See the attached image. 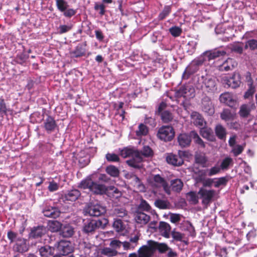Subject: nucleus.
<instances>
[{
  "label": "nucleus",
  "instance_id": "obj_1",
  "mask_svg": "<svg viewBox=\"0 0 257 257\" xmlns=\"http://www.w3.org/2000/svg\"><path fill=\"white\" fill-rule=\"evenodd\" d=\"M120 155L123 158L131 157L132 158L126 161L127 164L135 168H140L142 167V162L143 160L140 151L134 147H127L120 150L119 149Z\"/></svg>",
  "mask_w": 257,
  "mask_h": 257
},
{
  "label": "nucleus",
  "instance_id": "obj_2",
  "mask_svg": "<svg viewBox=\"0 0 257 257\" xmlns=\"http://www.w3.org/2000/svg\"><path fill=\"white\" fill-rule=\"evenodd\" d=\"M78 187L83 189H88L94 194L102 195L107 191L105 185L94 182L90 178L82 180L78 185Z\"/></svg>",
  "mask_w": 257,
  "mask_h": 257
},
{
  "label": "nucleus",
  "instance_id": "obj_3",
  "mask_svg": "<svg viewBox=\"0 0 257 257\" xmlns=\"http://www.w3.org/2000/svg\"><path fill=\"white\" fill-rule=\"evenodd\" d=\"M107 223L108 221L105 218L99 220H87L84 222L82 231L88 235L93 234L97 229L104 228Z\"/></svg>",
  "mask_w": 257,
  "mask_h": 257
},
{
  "label": "nucleus",
  "instance_id": "obj_4",
  "mask_svg": "<svg viewBox=\"0 0 257 257\" xmlns=\"http://www.w3.org/2000/svg\"><path fill=\"white\" fill-rule=\"evenodd\" d=\"M195 89L191 85H184L181 86L179 89L177 90L175 92V96L177 98L183 97L185 101H183L181 103V105L185 110L188 108V100H189L195 96Z\"/></svg>",
  "mask_w": 257,
  "mask_h": 257
},
{
  "label": "nucleus",
  "instance_id": "obj_5",
  "mask_svg": "<svg viewBox=\"0 0 257 257\" xmlns=\"http://www.w3.org/2000/svg\"><path fill=\"white\" fill-rule=\"evenodd\" d=\"M205 60L204 55L193 60L185 69L182 75L183 79H187L190 75L195 73L198 70L199 67L202 65Z\"/></svg>",
  "mask_w": 257,
  "mask_h": 257
},
{
  "label": "nucleus",
  "instance_id": "obj_6",
  "mask_svg": "<svg viewBox=\"0 0 257 257\" xmlns=\"http://www.w3.org/2000/svg\"><path fill=\"white\" fill-rule=\"evenodd\" d=\"M175 132L171 126H163L159 128L157 137L165 142L171 141L174 137Z\"/></svg>",
  "mask_w": 257,
  "mask_h": 257
},
{
  "label": "nucleus",
  "instance_id": "obj_7",
  "mask_svg": "<svg viewBox=\"0 0 257 257\" xmlns=\"http://www.w3.org/2000/svg\"><path fill=\"white\" fill-rule=\"evenodd\" d=\"M73 248L70 241L61 240L58 243L56 250L60 254L66 256L73 251Z\"/></svg>",
  "mask_w": 257,
  "mask_h": 257
},
{
  "label": "nucleus",
  "instance_id": "obj_8",
  "mask_svg": "<svg viewBox=\"0 0 257 257\" xmlns=\"http://www.w3.org/2000/svg\"><path fill=\"white\" fill-rule=\"evenodd\" d=\"M186 155L185 151H179L178 155L169 154L166 157V161L168 164L175 166H180L184 163L183 157Z\"/></svg>",
  "mask_w": 257,
  "mask_h": 257
},
{
  "label": "nucleus",
  "instance_id": "obj_9",
  "mask_svg": "<svg viewBox=\"0 0 257 257\" xmlns=\"http://www.w3.org/2000/svg\"><path fill=\"white\" fill-rule=\"evenodd\" d=\"M223 84L229 87L236 88L239 86L241 83V76L238 73H234L232 77L228 78L227 76L222 78Z\"/></svg>",
  "mask_w": 257,
  "mask_h": 257
},
{
  "label": "nucleus",
  "instance_id": "obj_10",
  "mask_svg": "<svg viewBox=\"0 0 257 257\" xmlns=\"http://www.w3.org/2000/svg\"><path fill=\"white\" fill-rule=\"evenodd\" d=\"M105 211V208L98 204H90L86 209V212L89 215L96 217L100 216Z\"/></svg>",
  "mask_w": 257,
  "mask_h": 257
},
{
  "label": "nucleus",
  "instance_id": "obj_11",
  "mask_svg": "<svg viewBox=\"0 0 257 257\" xmlns=\"http://www.w3.org/2000/svg\"><path fill=\"white\" fill-rule=\"evenodd\" d=\"M152 184V186L156 188L163 187L164 191L166 193H167L168 194H170V187L169 186L168 183L166 182L165 179L163 178H162L160 175H155L153 178Z\"/></svg>",
  "mask_w": 257,
  "mask_h": 257
},
{
  "label": "nucleus",
  "instance_id": "obj_12",
  "mask_svg": "<svg viewBox=\"0 0 257 257\" xmlns=\"http://www.w3.org/2000/svg\"><path fill=\"white\" fill-rule=\"evenodd\" d=\"M148 245H143L138 250L139 257H151L154 253L151 240L148 241Z\"/></svg>",
  "mask_w": 257,
  "mask_h": 257
},
{
  "label": "nucleus",
  "instance_id": "obj_13",
  "mask_svg": "<svg viewBox=\"0 0 257 257\" xmlns=\"http://www.w3.org/2000/svg\"><path fill=\"white\" fill-rule=\"evenodd\" d=\"M46 233V228L43 225H38L34 226L31 229V231L29 233V238H39L41 237Z\"/></svg>",
  "mask_w": 257,
  "mask_h": 257
},
{
  "label": "nucleus",
  "instance_id": "obj_14",
  "mask_svg": "<svg viewBox=\"0 0 257 257\" xmlns=\"http://www.w3.org/2000/svg\"><path fill=\"white\" fill-rule=\"evenodd\" d=\"M192 139L191 132L189 134L186 133L180 134L177 137L179 145L182 148L190 146Z\"/></svg>",
  "mask_w": 257,
  "mask_h": 257
},
{
  "label": "nucleus",
  "instance_id": "obj_15",
  "mask_svg": "<svg viewBox=\"0 0 257 257\" xmlns=\"http://www.w3.org/2000/svg\"><path fill=\"white\" fill-rule=\"evenodd\" d=\"M198 194L202 199V203L204 204H208L215 194V191L213 190H208L201 188L198 192Z\"/></svg>",
  "mask_w": 257,
  "mask_h": 257
},
{
  "label": "nucleus",
  "instance_id": "obj_16",
  "mask_svg": "<svg viewBox=\"0 0 257 257\" xmlns=\"http://www.w3.org/2000/svg\"><path fill=\"white\" fill-rule=\"evenodd\" d=\"M237 63L236 61L230 58H227L222 64L218 66V69L221 71H228L232 70L236 67Z\"/></svg>",
  "mask_w": 257,
  "mask_h": 257
},
{
  "label": "nucleus",
  "instance_id": "obj_17",
  "mask_svg": "<svg viewBox=\"0 0 257 257\" xmlns=\"http://www.w3.org/2000/svg\"><path fill=\"white\" fill-rule=\"evenodd\" d=\"M44 216L56 218L59 216L60 211L58 208L55 206H46L43 210Z\"/></svg>",
  "mask_w": 257,
  "mask_h": 257
},
{
  "label": "nucleus",
  "instance_id": "obj_18",
  "mask_svg": "<svg viewBox=\"0 0 257 257\" xmlns=\"http://www.w3.org/2000/svg\"><path fill=\"white\" fill-rule=\"evenodd\" d=\"M44 127L47 133L50 134L54 132L57 125L56 121L52 116L48 115L47 117L44 120Z\"/></svg>",
  "mask_w": 257,
  "mask_h": 257
},
{
  "label": "nucleus",
  "instance_id": "obj_19",
  "mask_svg": "<svg viewBox=\"0 0 257 257\" xmlns=\"http://www.w3.org/2000/svg\"><path fill=\"white\" fill-rule=\"evenodd\" d=\"M202 109L208 115H212L214 113V109L210 99L208 97H204L202 100Z\"/></svg>",
  "mask_w": 257,
  "mask_h": 257
},
{
  "label": "nucleus",
  "instance_id": "obj_20",
  "mask_svg": "<svg viewBox=\"0 0 257 257\" xmlns=\"http://www.w3.org/2000/svg\"><path fill=\"white\" fill-rule=\"evenodd\" d=\"M81 193L77 189H72L68 191L63 196L64 201H70L73 202L76 201L80 196Z\"/></svg>",
  "mask_w": 257,
  "mask_h": 257
},
{
  "label": "nucleus",
  "instance_id": "obj_21",
  "mask_svg": "<svg viewBox=\"0 0 257 257\" xmlns=\"http://www.w3.org/2000/svg\"><path fill=\"white\" fill-rule=\"evenodd\" d=\"M219 99L221 103H225L230 107H233L235 103L232 94L229 92L221 94L219 97Z\"/></svg>",
  "mask_w": 257,
  "mask_h": 257
},
{
  "label": "nucleus",
  "instance_id": "obj_22",
  "mask_svg": "<svg viewBox=\"0 0 257 257\" xmlns=\"http://www.w3.org/2000/svg\"><path fill=\"white\" fill-rule=\"evenodd\" d=\"M14 250L23 253L28 251L29 249L28 245L27 243V240L24 238L20 239V240L15 244L13 246Z\"/></svg>",
  "mask_w": 257,
  "mask_h": 257
},
{
  "label": "nucleus",
  "instance_id": "obj_23",
  "mask_svg": "<svg viewBox=\"0 0 257 257\" xmlns=\"http://www.w3.org/2000/svg\"><path fill=\"white\" fill-rule=\"evenodd\" d=\"M159 229L163 236L167 238L170 237L171 227L169 223L163 221L160 222Z\"/></svg>",
  "mask_w": 257,
  "mask_h": 257
},
{
  "label": "nucleus",
  "instance_id": "obj_24",
  "mask_svg": "<svg viewBox=\"0 0 257 257\" xmlns=\"http://www.w3.org/2000/svg\"><path fill=\"white\" fill-rule=\"evenodd\" d=\"M201 136L204 139L213 142L215 140L212 130L208 127H202L200 130Z\"/></svg>",
  "mask_w": 257,
  "mask_h": 257
},
{
  "label": "nucleus",
  "instance_id": "obj_25",
  "mask_svg": "<svg viewBox=\"0 0 257 257\" xmlns=\"http://www.w3.org/2000/svg\"><path fill=\"white\" fill-rule=\"evenodd\" d=\"M226 54V52L224 50H214L213 51L206 52L203 53L205 59L207 58L208 60L214 59L220 56H224Z\"/></svg>",
  "mask_w": 257,
  "mask_h": 257
},
{
  "label": "nucleus",
  "instance_id": "obj_26",
  "mask_svg": "<svg viewBox=\"0 0 257 257\" xmlns=\"http://www.w3.org/2000/svg\"><path fill=\"white\" fill-rule=\"evenodd\" d=\"M135 220L138 223L146 224L150 220V217L147 214L138 211L135 215Z\"/></svg>",
  "mask_w": 257,
  "mask_h": 257
},
{
  "label": "nucleus",
  "instance_id": "obj_27",
  "mask_svg": "<svg viewBox=\"0 0 257 257\" xmlns=\"http://www.w3.org/2000/svg\"><path fill=\"white\" fill-rule=\"evenodd\" d=\"M139 239V236L138 235L132 236L130 239V241H124L123 249L124 250L134 249L137 246Z\"/></svg>",
  "mask_w": 257,
  "mask_h": 257
},
{
  "label": "nucleus",
  "instance_id": "obj_28",
  "mask_svg": "<svg viewBox=\"0 0 257 257\" xmlns=\"http://www.w3.org/2000/svg\"><path fill=\"white\" fill-rule=\"evenodd\" d=\"M154 251L156 250H158L160 253H166L169 247L168 245L165 243H159L151 240Z\"/></svg>",
  "mask_w": 257,
  "mask_h": 257
},
{
  "label": "nucleus",
  "instance_id": "obj_29",
  "mask_svg": "<svg viewBox=\"0 0 257 257\" xmlns=\"http://www.w3.org/2000/svg\"><path fill=\"white\" fill-rule=\"evenodd\" d=\"M74 228L69 225L62 226L60 234L64 237H70L74 234Z\"/></svg>",
  "mask_w": 257,
  "mask_h": 257
},
{
  "label": "nucleus",
  "instance_id": "obj_30",
  "mask_svg": "<svg viewBox=\"0 0 257 257\" xmlns=\"http://www.w3.org/2000/svg\"><path fill=\"white\" fill-rule=\"evenodd\" d=\"M39 253L43 257H49L53 254L54 248L49 245L41 246L39 249Z\"/></svg>",
  "mask_w": 257,
  "mask_h": 257
},
{
  "label": "nucleus",
  "instance_id": "obj_31",
  "mask_svg": "<svg viewBox=\"0 0 257 257\" xmlns=\"http://www.w3.org/2000/svg\"><path fill=\"white\" fill-rule=\"evenodd\" d=\"M155 206L160 209H169L171 204L170 202L167 200L161 199H157L154 202Z\"/></svg>",
  "mask_w": 257,
  "mask_h": 257
},
{
  "label": "nucleus",
  "instance_id": "obj_32",
  "mask_svg": "<svg viewBox=\"0 0 257 257\" xmlns=\"http://www.w3.org/2000/svg\"><path fill=\"white\" fill-rule=\"evenodd\" d=\"M191 117L195 125L198 126H203L204 125L205 121L202 116L199 113L196 112H193Z\"/></svg>",
  "mask_w": 257,
  "mask_h": 257
},
{
  "label": "nucleus",
  "instance_id": "obj_33",
  "mask_svg": "<svg viewBox=\"0 0 257 257\" xmlns=\"http://www.w3.org/2000/svg\"><path fill=\"white\" fill-rule=\"evenodd\" d=\"M215 132L216 136L220 140H223L225 138L226 131L225 128L221 124H218L216 125Z\"/></svg>",
  "mask_w": 257,
  "mask_h": 257
},
{
  "label": "nucleus",
  "instance_id": "obj_34",
  "mask_svg": "<svg viewBox=\"0 0 257 257\" xmlns=\"http://www.w3.org/2000/svg\"><path fill=\"white\" fill-rule=\"evenodd\" d=\"M235 116V114L232 113L229 109H224L220 114V117L226 121L233 120Z\"/></svg>",
  "mask_w": 257,
  "mask_h": 257
},
{
  "label": "nucleus",
  "instance_id": "obj_35",
  "mask_svg": "<svg viewBox=\"0 0 257 257\" xmlns=\"http://www.w3.org/2000/svg\"><path fill=\"white\" fill-rule=\"evenodd\" d=\"M191 136L192 137L194 142L195 144L198 145L201 148H205V144L203 141L200 138L196 132L194 131H191Z\"/></svg>",
  "mask_w": 257,
  "mask_h": 257
},
{
  "label": "nucleus",
  "instance_id": "obj_36",
  "mask_svg": "<svg viewBox=\"0 0 257 257\" xmlns=\"http://www.w3.org/2000/svg\"><path fill=\"white\" fill-rule=\"evenodd\" d=\"M171 186L173 191L179 192L182 190L183 184L180 179H176L171 181Z\"/></svg>",
  "mask_w": 257,
  "mask_h": 257
},
{
  "label": "nucleus",
  "instance_id": "obj_37",
  "mask_svg": "<svg viewBox=\"0 0 257 257\" xmlns=\"http://www.w3.org/2000/svg\"><path fill=\"white\" fill-rule=\"evenodd\" d=\"M7 237L10 241L11 243L13 242H15L16 243L23 238L22 236H19L17 233L11 230L8 232Z\"/></svg>",
  "mask_w": 257,
  "mask_h": 257
},
{
  "label": "nucleus",
  "instance_id": "obj_38",
  "mask_svg": "<svg viewBox=\"0 0 257 257\" xmlns=\"http://www.w3.org/2000/svg\"><path fill=\"white\" fill-rule=\"evenodd\" d=\"M250 112L249 106L247 104L241 105L238 113L241 117L245 118L248 116Z\"/></svg>",
  "mask_w": 257,
  "mask_h": 257
},
{
  "label": "nucleus",
  "instance_id": "obj_39",
  "mask_svg": "<svg viewBox=\"0 0 257 257\" xmlns=\"http://www.w3.org/2000/svg\"><path fill=\"white\" fill-rule=\"evenodd\" d=\"M204 84L208 91H213L216 89V82L214 79L209 78L206 79Z\"/></svg>",
  "mask_w": 257,
  "mask_h": 257
},
{
  "label": "nucleus",
  "instance_id": "obj_40",
  "mask_svg": "<svg viewBox=\"0 0 257 257\" xmlns=\"http://www.w3.org/2000/svg\"><path fill=\"white\" fill-rule=\"evenodd\" d=\"M55 1L58 10L61 13L69 7L68 4L65 0H55Z\"/></svg>",
  "mask_w": 257,
  "mask_h": 257
},
{
  "label": "nucleus",
  "instance_id": "obj_41",
  "mask_svg": "<svg viewBox=\"0 0 257 257\" xmlns=\"http://www.w3.org/2000/svg\"><path fill=\"white\" fill-rule=\"evenodd\" d=\"M232 164V159L230 157H227L222 160L219 166L221 170H226L228 169L229 166Z\"/></svg>",
  "mask_w": 257,
  "mask_h": 257
},
{
  "label": "nucleus",
  "instance_id": "obj_42",
  "mask_svg": "<svg viewBox=\"0 0 257 257\" xmlns=\"http://www.w3.org/2000/svg\"><path fill=\"white\" fill-rule=\"evenodd\" d=\"M49 229L51 231L55 232L60 231L62 228V224L57 221H52L49 223Z\"/></svg>",
  "mask_w": 257,
  "mask_h": 257
},
{
  "label": "nucleus",
  "instance_id": "obj_43",
  "mask_svg": "<svg viewBox=\"0 0 257 257\" xmlns=\"http://www.w3.org/2000/svg\"><path fill=\"white\" fill-rule=\"evenodd\" d=\"M159 114L161 115L163 121L165 123L170 122L173 118L172 114L168 110H164Z\"/></svg>",
  "mask_w": 257,
  "mask_h": 257
},
{
  "label": "nucleus",
  "instance_id": "obj_44",
  "mask_svg": "<svg viewBox=\"0 0 257 257\" xmlns=\"http://www.w3.org/2000/svg\"><path fill=\"white\" fill-rule=\"evenodd\" d=\"M148 133V127L143 123H141L138 126V130L136 131L137 136L141 137L147 135Z\"/></svg>",
  "mask_w": 257,
  "mask_h": 257
},
{
  "label": "nucleus",
  "instance_id": "obj_45",
  "mask_svg": "<svg viewBox=\"0 0 257 257\" xmlns=\"http://www.w3.org/2000/svg\"><path fill=\"white\" fill-rule=\"evenodd\" d=\"M106 173L112 177H116L119 175V171L114 166L109 165L106 168Z\"/></svg>",
  "mask_w": 257,
  "mask_h": 257
},
{
  "label": "nucleus",
  "instance_id": "obj_46",
  "mask_svg": "<svg viewBox=\"0 0 257 257\" xmlns=\"http://www.w3.org/2000/svg\"><path fill=\"white\" fill-rule=\"evenodd\" d=\"M105 157L109 162H118L120 160L118 155L112 153H107Z\"/></svg>",
  "mask_w": 257,
  "mask_h": 257
},
{
  "label": "nucleus",
  "instance_id": "obj_47",
  "mask_svg": "<svg viewBox=\"0 0 257 257\" xmlns=\"http://www.w3.org/2000/svg\"><path fill=\"white\" fill-rule=\"evenodd\" d=\"M171 11V6H166L164 7L163 11L160 13L158 16V18L160 20H163L164 19Z\"/></svg>",
  "mask_w": 257,
  "mask_h": 257
},
{
  "label": "nucleus",
  "instance_id": "obj_48",
  "mask_svg": "<svg viewBox=\"0 0 257 257\" xmlns=\"http://www.w3.org/2000/svg\"><path fill=\"white\" fill-rule=\"evenodd\" d=\"M113 228L117 232H121L125 229V226L120 219H116L113 223Z\"/></svg>",
  "mask_w": 257,
  "mask_h": 257
},
{
  "label": "nucleus",
  "instance_id": "obj_49",
  "mask_svg": "<svg viewBox=\"0 0 257 257\" xmlns=\"http://www.w3.org/2000/svg\"><path fill=\"white\" fill-rule=\"evenodd\" d=\"M245 49H249L250 50H257V40L255 39L248 40L245 45Z\"/></svg>",
  "mask_w": 257,
  "mask_h": 257
},
{
  "label": "nucleus",
  "instance_id": "obj_50",
  "mask_svg": "<svg viewBox=\"0 0 257 257\" xmlns=\"http://www.w3.org/2000/svg\"><path fill=\"white\" fill-rule=\"evenodd\" d=\"M94 9L97 11L98 14L100 16H103L105 13V6L103 4H99L95 3L94 4Z\"/></svg>",
  "mask_w": 257,
  "mask_h": 257
},
{
  "label": "nucleus",
  "instance_id": "obj_51",
  "mask_svg": "<svg viewBox=\"0 0 257 257\" xmlns=\"http://www.w3.org/2000/svg\"><path fill=\"white\" fill-rule=\"evenodd\" d=\"M142 157H148L152 156L153 155V151L152 149L148 146H145L143 147L142 151L140 152Z\"/></svg>",
  "mask_w": 257,
  "mask_h": 257
},
{
  "label": "nucleus",
  "instance_id": "obj_52",
  "mask_svg": "<svg viewBox=\"0 0 257 257\" xmlns=\"http://www.w3.org/2000/svg\"><path fill=\"white\" fill-rule=\"evenodd\" d=\"M169 31L171 34L174 37H179L182 32L181 28L177 26L172 27L169 29Z\"/></svg>",
  "mask_w": 257,
  "mask_h": 257
},
{
  "label": "nucleus",
  "instance_id": "obj_53",
  "mask_svg": "<svg viewBox=\"0 0 257 257\" xmlns=\"http://www.w3.org/2000/svg\"><path fill=\"white\" fill-rule=\"evenodd\" d=\"M244 145H236L234 147H232L231 152L234 156L236 157L240 154L244 150Z\"/></svg>",
  "mask_w": 257,
  "mask_h": 257
},
{
  "label": "nucleus",
  "instance_id": "obj_54",
  "mask_svg": "<svg viewBox=\"0 0 257 257\" xmlns=\"http://www.w3.org/2000/svg\"><path fill=\"white\" fill-rule=\"evenodd\" d=\"M184 224L186 227L185 229L189 232V235L192 236H194L195 235V231L192 224L188 221H185L184 222Z\"/></svg>",
  "mask_w": 257,
  "mask_h": 257
},
{
  "label": "nucleus",
  "instance_id": "obj_55",
  "mask_svg": "<svg viewBox=\"0 0 257 257\" xmlns=\"http://www.w3.org/2000/svg\"><path fill=\"white\" fill-rule=\"evenodd\" d=\"M151 209V206L149 203L145 200L142 199L138 206V209L143 211H148Z\"/></svg>",
  "mask_w": 257,
  "mask_h": 257
},
{
  "label": "nucleus",
  "instance_id": "obj_56",
  "mask_svg": "<svg viewBox=\"0 0 257 257\" xmlns=\"http://www.w3.org/2000/svg\"><path fill=\"white\" fill-rule=\"evenodd\" d=\"M28 58V56L25 54L21 53L18 54L16 58V61L20 64H23Z\"/></svg>",
  "mask_w": 257,
  "mask_h": 257
},
{
  "label": "nucleus",
  "instance_id": "obj_57",
  "mask_svg": "<svg viewBox=\"0 0 257 257\" xmlns=\"http://www.w3.org/2000/svg\"><path fill=\"white\" fill-rule=\"evenodd\" d=\"M72 28V25L69 24V25H60L58 29V33L60 34H64L65 33H67L70 31Z\"/></svg>",
  "mask_w": 257,
  "mask_h": 257
},
{
  "label": "nucleus",
  "instance_id": "obj_58",
  "mask_svg": "<svg viewBox=\"0 0 257 257\" xmlns=\"http://www.w3.org/2000/svg\"><path fill=\"white\" fill-rule=\"evenodd\" d=\"M207 161V158L203 155L197 154L195 156V162L197 164L203 166L206 163Z\"/></svg>",
  "mask_w": 257,
  "mask_h": 257
},
{
  "label": "nucleus",
  "instance_id": "obj_59",
  "mask_svg": "<svg viewBox=\"0 0 257 257\" xmlns=\"http://www.w3.org/2000/svg\"><path fill=\"white\" fill-rule=\"evenodd\" d=\"M219 166L215 165L208 170V175L212 176L219 173L221 170Z\"/></svg>",
  "mask_w": 257,
  "mask_h": 257
},
{
  "label": "nucleus",
  "instance_id": "obj_60",
  "mask_svg": "<svg viewBox=\"0 0 257 257\" xmlns=\"http://www.w3.org/2000/svg\"><path fill=\"white\" fill-rule=\"evenodd\" d=\"M77 11L76 10H74L73 9H69L68 8L66 9L65 11L63 12V14L64 17L70 18L73 16H74L76 14Z\"/></svg>",
  "mask_w": 257,
  "mask_h": 257
},
{
  "label": "nucleus",
  "instance_id": "obj_61",
  "mask_svg": "<svg viewBox=\"0 0 257 257\" xmlns=\"http://www.w3.org/2000/svg\"><path fill=\"white\" fill-rule=\"evenodd\" d=\"M248 85H249V89L245 93L244 95V97L246 98H248L250 96H252L255 91L254 87L252 85V81H250L249 82Z\"/></svg>",
  "mask_w": 257,
  "mask_h": 257
},
{
  "label": "nucleus",
  "instance_id": "obj_62",
  "mask_svg": "<svg viewBox=\"0 0 257 257\" xmlns=\"http://www.w3.org/2000/svg\"><path fill=\"white\" fill-rule=\"evenodd\" d=\"M114 214L118 217H123L127 214V212L122 207H117L114 209Z\"/></svg>",
  "mask_w": 257,
  "mask_h": 257
},
{
  "label": "nucleus",
  "instance_id": "obj_63",
  "mask_svg": "<svg viewBox=\"0 0 257 257\" xmlns=\"http://www.w3.org/2000/svg\"><path fill=\"white\" fill-rule=\"evenodd\" d=\"M171 235L173 238L176 241H181L184 238L183 234L175 230H173L171 232Z\"/></svg>",
  "mask_w": 257,
  "mask_h": 257
},
{
  "label": "nucleus",
  "instance_id": "obj_64",
  "mask_svg": "<svg viewBox=\"0 0 257 257\" xmlns=\"http://www.w3.org/2000/svg\"><path fill=\"white\" fill-rule=\"evenodd\" d=\"M123 243L124 242H121L118 240L113 239L110 242V245L115 249H118L121 246L123 247Z\"/></svg>",
  "mask_w": 257,
  "mask_h": 257
}]
</instances>
